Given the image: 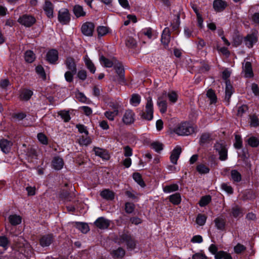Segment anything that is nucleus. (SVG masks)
<instances>
[{
    "label": "nucleus",
    "mask_w": 259,
    "mask_h": 259,
    "mask_svg": "<svg viewBox=\"0 0 259 259\" xmlns=\"http://www.w3.org/2000/svg\"><path fill=\"white\" fill-rule=\"evenodd\" d=\"M174 131L179 136H188L195 133V128L190 123L183 122L178 124Z\"/></svg>",
    "instance_id": "nucleus-1"
},
{
    "label": "nucleus",
    "mask_w": 259,
    "mask_h": 259,
    "mask_svg": "<svg viewBox=\"0 0 259 259\" xmlns=\"http://www.w3.org/2000/svg\"><path fill=\"white\" fill-rule=\"evenodd\" d=\"M118 243H125L128 249L133 250L136 248L137 241L128 232H124L119 236Z\"/></svg>",
    "instance_id": "nucleus-2"
},
{
    "label": "nucleus",
    "mask_w": 259,
    "mask_h": 259,
    "mask_svg": "<svg viewBox=\"0 0 259 259\" xmlns=\"http://www.w3.org/2000/svg\"><path fill=\"white\" fill-rule=\"evenodd\" d=\"M230 76V72L228 70H225L223 72L222 77L224 79L226 80V89L225 100L229 104L230 99L233 94V87L227 79Z\"/></svg>",
    "instance_id": "nucleus-3"
},
{
    "label": "nucleus",
    "mask_w": 259,
    "mask_h": 259,
    "mask_svg": "<svg viewBox=\"0 0 259 259\" xmlns=\"http://www.w3.org/2000/svg\"><path fill=\"white\" fill-rule=\"evenodd\" d=\"M141 117L146 120H151L153 117V106L152 99L148 98L145 107V111L141 113Z\"/></svg>",
    "instance_id": "nucleus-4"
},
{
    "label": "nucleus",
    "mask_w": 259,
    "mask_h": 259,
    "mask_svg": "<svg viewBox=\"0 0 259 259\" xmlns=\"http://www.w3.org/2000/svg\"><path fill=\"white\" fill-rule=\"evenodd\" d=\"M135 118V112L131 109H127L123 114L122 121L124 125H129L134 123Z\"/></svg>",
    "instance_id": "nucleus-5"
},
{
    "label": "nucleus",
    "mask_w": 259,
    "mask_h": 259,
    "mask_svg": "<svg viewBox=\"0 0 259 259\" xmlns=\"http://www.w3.org/2000/svg\"><path fill=\"white\" fill-rule=\"evenodd\" d=\"M58 18L62 24H68L70 21V15L69 11L65 8L61 9L58 12Z\"/></svg>",
    "instance_id": "nucleus-6"
},
{
    "label": "nucleus",
    "mask_w": 259,
    "mask_h": 259,
    "mask_svg": "<svg viewBox=\"0 0 259 259\" xmlns=\"http://www.w3.org/2000/svg\"><path fill=\"white\" fill-rule=\"evenodd\" d=\"M18 22L21 25L29 27L35 23L36 19L31 15L25 14L20 17Z\"/></svg>",
    "instance_id": "nucleus-7"
},
{
    "label": "nucleus",
    "mask_w": 259,
    "mask_h": 259,
    "mask_svg": "<svg viewBox=\"0 0 259 259\" xmlns=\"http://www.w3.org/2000/svg\"><path fill=\"white\" fill-rule=\"evenodd\" d=\"M94 29L95 25L93 23L86 22L82 25L81 31L83 35L91 36L93 35Z\"/></svg>",
    "instance_id": "nucleus-8"
},
{
    "label": "nucleus",
    "mask_w": 259,
    "mask_h": 259,
    "mask_svg": "<svg viewBox=\"0 0 259 259\" xmlns=\"http://www.w3.org/2000/svg\"><path fill=\"white\" fill-rule=\"evenodd\" d=\"M113 67L118 77V81L119 83L124 82V70L122 64L117 60Z\"/></svg>",
    "instance_id": "nucleus-9"
},
{
    "label": "nucleus",
    "mask_w": 259,
    "mask_h": 259,
    "mask_svg": "<svg viewBox=\"0 0 259 259\" xmlns=\"http://www.w3.org/2000/svg\"><path fill=\"white\" fill-rule=\"evenodd\" d=\"M94 224L97 228L100 229H106L109 227L110 221L104 217H100L96 220Z\"/></svg>",
    "instance_id": "nucleus-10"
},
{
    "label": "nucleus",
    "mask_w": 259,
    "mask_h": 259,
    "mask_svg": "<svg viewBox=\"0 0 259 259\" xmlns=\"http://www.w3.org/2000/svg\"><path fill=\"white\" fill-rule=\"evenodd\" d=\"M257 41V38L255 32L248 34L245 38V45L249 48H252Z\"/></svg>",
    "instance_id": "nucleus-11"
},
{
    "label": "nucleus",
    "mask_w": 259,
    "mask_h": 259,
    "mask_svg": "<svg viewBox=\"0 0 259 259\" xmlns=\"http://www.w3.org/2000/svg\"><path fill=\"white\" fill-rule=\"evenodd\" d=\"M47 60L51 64H54L58 59V51L52 49L48 52L46 55Z\"/></svg>",
    "instance_id": "nucleus-12"
},
{
    "label": "nucleus",
    "mask_w": 259,
    "mask_h": 259,
    "mask_svg": "<svg viewBox=\"0 0 259 259\" xmlns=\"http://www.w3.org/2000/svg\"><path fill=\"white\" fill-rule=\"evenodd\" d=\"M182 152V149L181 147L177 146L172 151L170 156V159L171 163L174 164L177 163V161L180 157V154Z\"/></svg>",
    "instance_id": "nucleus-13"
},
{
    "label": "nucleus",
    "mask_w": 259,
    "mask_h": 259,
    "mask_svg": "<svg viewBox=\"0 0 259 259\" xmlns=\"http://www.w3.org/2000/svg\"><path fill=\"white\" fill-rule=\"evenodd\" d=\"M166 96V93L165 92L163 94V96L162 97H159L157 100V105L159 108V110L161 113H164L167 110V102L164 99L163 97Z\"/></svg>",
    "instance_id": "nucleus-14"
},
{
    "label": "nucleus",
    "mask_w": 259,
    "mask_h": 259,
    "mask_svg": "<svg viewBox=\"0 0 259 259\" xmlns=\"http://www.w3.org/2000/svg\"><path fill=\"white\" fill-rule=\"evenodd\" d=\"M13 143L7 139H1L0 140V148L1 150L5 153H8L11 149Z\"/></svg>",
    "instance_id": "nucleus-15"
},
{
    "label": "nucleus",
    "mask_w": 259,
    "mask_h": 259,
    "mask_svg": "<svg viewBox=\"0 0 259 259\" xmlns=\"http://www.w3.org/2000/svg\"><path fill=\"white\" fill-rule=\"evenodd\" d=\"M53 241V236L52 234H47L42 236L39 239V243L42 247L49 246Z\"/></svg>",
    "instance_id": "nucleus-16"
},
{
    "label": "nucleus",
    "mask_w": 259,
    "mask_h": 259,
    "mask_svg": "<svg viewBox=\"0 0 259 259\" xmlns=\"http://www.w3.org/2000/svg\"><path fill=\"white\" fill-rule=\"evenodd\" d=\"M117 60L114 58L110 60L102 56L100 58V61L102 66L105 67H111L114 66Z\"/></svg>",
    "instance_id": "nucleus-17"
},
{
    "label": "nucleus",
    "mask_w": 259,
    "mask_h": 259,
    "mask_svg": "<svg viewBox=\"0 0 259 259\" xmlns=\"http://www.w3.org/2000/svg\"><path fill=\"white\" fill-rule=\"evenodd\" d=\"M65 64L69 70L71 71L73 73H76V66L74 59L73 58L70 57H67L65 61Z\"/></svg>",
    "instance_id": "nucleus-18"
},
{
    "label": "nucleus",
    "mask_w": 259,
    "mask_h": 259,
    "mask_svg": "<svg viewBox=\"0 0 259 259\" xmlns=\"http://www.w3.org/2000/svg\"><path fill=\"white\" fill-rule=\"evenodd\" d=\"M170 39V31L168 27H166L163 31L161 35V41L165 46H168Z\"/></svg>",
    "instance_id": "nucleus-19"
},
{
    "label": "nucleus",
    "mask_w": 259,
    "mask_h": 259,
    "mask_svg": "<svg viewBox=\"0 0 259 259\" xmlns=\"http://www.w3.org/2000/svg\"><path fill=\"white\" fill-rule=\"evenodd\" d=\"M243 71L245 77L249 78L253 76L251 64L249 62H246L244 64H243Z\"/></svg>",
    "instance_id": "nucleus-20"
},
{
    "label": "nucleus",
    "mask_w": 259,
    "mask_h": 259,
    "mask_svg": "<svg viewBox=\"0 0 259 259\" xmlns=\"http://www.w3.org/2000/svg\"><path fill=\"white\" fill-rule=\"evenodd\" d=\"M52 164L54 169L56 170H60L62 168L64 165V161L62 158L57 156L53 158Z\"/></svg>",
    "instance_id": "nucleus-21"
},
{
    "label": "nucleus",
    "mask_w": 259,
    "mask_h": 259,
    "mask_svg": "<svg viewBox=\"0 0 259 259\" xmlns=\"http://www.w3.org/2000/svg\"><path fill=\"white\" fill-rule=\"evenodd\" d=\"M44 10L49 18H52L53 17V6L50 1H46L45 2Z\"/></svg>",
    "instance_id": "nucleus-22"
},
{
    "label": "nucleus",
    "mask_w": 259,
    "mask_h": 259,
    "mask_svg": "<svg viewBox=\"0 0 259 259\" xmlns=\"http://www.w3.org/2000/svg\"><path fill=\"white\" fill-rule=\"evenodd\" d=\"M213 6L214 9L217 12H221L225 9L227 5L222 0H215L213 2Z\"/></svg>",
    "instance_id": "nucleus-23"
},
{
    "label": "nucleus",
    "mask_w": 259,
    "mask_h": 259,
    "mask_svg": "<svg viewBox=\"0 0 259 259\" xmlns=\"http://www.w3.org/2000/svg\"><path fill=\"white\" fill-rule=\"evenodd\" d=\"M94 151L96 155L100 156L104 159L107 160L109 158V155L107 151L102 149L95 147L94 148Z\"/></svg>",
    "instance_id": "nucleus-24"
},
{
    "label": "nucleus",
    "mask_w": 259,
    "mask_h": 259,
    "mask_svg": "<svg viewBox=\"0 0 259 259\" xmlns=\"http://www.w3.org/2000/svg\"><path fill=\"white\" fill-rule=\"evenodd\" d=\"M100 195L102 198L107 200H112L114 198V193L109 189L103 190Z\"/></svg>",
    "instance_id": "nucleus-25"
},
{
    "label": "nucleus",
    "mask_w": 259,
    "mask_h": 259,
    "mask_svg": "<svg viewBox=\"0 0 259 259\" xmlns=\"http://www.w3.org/2000/svg\"><path fill=\"white\" fill-rule=\"evenodd\" d=\"M215 226L218 229L220 230H223L225 229L226 221L223 218H217L214 221Z\"/></svg>",
    "instance_id": "nucleus-26"
},
{
    "label": "nucleus",
    "mask_w": 259,
    "mask_h": 259,
    "mask_svg": "<svg viewBox=\"0 0 259 259\" xmlns=\"http://www.w3.org/2000/svg\"><path fill=\"white\" fill-rule=\"evenodd\" d=\"M77 141L80 145L88 146L91 143L92 140L88 135H85L80 136L77 139Z\"/></svg>",
    "instance_id": "nucleus-27"
},
{
    "label": "nucleus",
    "mask_w": 259,
    "mask_h": 259,
    "mask_svg": "<svg viewBox=\"0 0 259 259\" xmlns=\"http://www.w3.org/2000/svg\"><path fill=\"white\" fill-rule=\"evenodd\" d=\"M9 221L11 225L16 226L21 223L22 218L20 215L16 214L11 215L9 217Z\"/></svg>",
    "instance_id": "nucleus-28"
},
{
    "label": "nucleus",
    "mask_w": 259,
    "mask_h": 259,
    "mask_svg": "<svg viewBox=\"0 0 259 259\" xmlns=\"http://www.w3.org/2000/svg\"><path fill=\"white\" fill-rule=\"evenodd\" d=\"M73 13L77 18L83 17L85 15V12L83 11L82 7L79 5H75L73 8Z\"/></svg>",
    "instance_id": "nucleus-29"
},
{
    "label": "nucleus",
    "mask_w": 259,
    "mask_h": 259,
    "mask_svg": "<svg viewBox=\"0 0 259 259\" xmlns=\"http://www.w3.org/2000/svg\"><path fill=\"white\" fill-rule=\"evenodd\" d=\"M169 201L174 205H178L181 203V197L179 193H176L169 196Z\"/></svg>",
    "instance_id": "nucleus-30"
},
{
    "label": "nucleus",
    "mask_w": 259,
    "mask_h": 259,
    "mask_svg": "<svg viewBox=\"0 0 259 259\" xmlns=\"http://www.w3.org/2000/svg\"><path fill=\"white\" fill-rule=\"evenodd\" d=\"M33 92L32 91L28 89H23L21 91L20 96L21 99L27 101L31 98Z\"/></svg>",
    "instance_id": "nucleus-31"
},
{
    "label": "nucleus",
    "mask_w": 259,
    "mask_h": 259,
    "mask_svg": "<svg viewBox=\"0 0 259 259\" xmlns=\"http://www.w3.org/2000/svg\"><path fill=\"white\" fill-rule=\"evenodd\" d=\"M104 116L110 121H113L115 117L118 114V110L115 109L113 111H107L104 112Z\"/></svg>",
    "instance_id": "nucleus-32"
},
{
    "label": "nucleus",
    "mask_w": 259,
    "mask_h": 259,
    "mask_svg": "<svg viewBox=\"0 0 259 259\" xmlns=\"http://www.w3.org/2000/svg\"><path fill=\"white\" fill-rule=\"evenodd\" d=\"M114 258H122L125 255V250L121 247L114 250L111 253Z\"/></svg>",
    "instance_id": "nucleus-33"
},
{
    "label": "nucleus",
    "mask_w": 259,
    "mask_h": 259,
    "mask_svg": "<svg viewBox=\"0 0 259 259\" xmlns=\"http://www.w3.org/2000/svg\"><path fill=\"white\" fill-rule=\"evenodd\" d=\"M197 171L200 174H206L209 172L208 166L204 164H199L196 167Z\"/></svg>",
    "instance_id": "nucleus-34"
},
{
    "label": "nucleus",
    "mask_w": 259,
    "mask_h": 259,
    "mask_svg": "<svg viewBox=\"0 0 259 259\" xmlns=\"http://www.w3.org/2000/svg\"><path fill=\"white\" fill-rule=\"evenodd\" d=\"M179 190V186L176 184L166 185L163 188L164 192L166 193L177 191Z\"/></svg>",
    "instance_id": "nucleus-35"
},
{
    "label": "nucleus",
    "mask_w": 259,
    "mask_h": 259,
    "mask_svg": "<svg viewBox=\"0 0 259 259\" xmlns=\"http://www.w3.org/2000/svg\"><path fill=\"white\" fill-rule=\"evenodd\" d=\"M35 59V54L32 51H27L25 54V61L28 63H32Z\"/></svg>",
    "instance_id": "nucleus-36"
},
{
    "label": "nucleus",
    "mask_w": 259,
    "mask_h": 259,
    "mask_svg": "<svg viewBox=\"0 0 259 259\" xmlns=\"http://www.w3.org/2000/svg\"><path fill=\"white\" fill-rule=\"evenodd\" d=\"M249 124L250 126L256 127L259 125V119L256 115L253 114L250 116Z\"/></svg>",
    "instance_id": "nucleus-37"
},
{
    "label": "nucleus",
    "mask_w": 259,
    "mask_h": 259,
    "mask_svg": "<svg viewBox=\"0 0 259 259\" xmlns=\"http://www.w3.org/2000/svg\"><path fill=\"white\" fill-rule=\"evenodd\" d=\"M133 178L134 180L141 187H144L145 186V183L143 181L141 175L138 172L134 173L133 175Z\"/></svg>",
    "instance_id": "nucleus-38"
},
{
    "label": "nucleus",
    "mask_w": 259,
    "mask_h": 259,
    "mask_svg": "<svg viewBox=\"0 0 259 259\" xmlns=\"http://www.w3.org/2000/svg\"><path fill=\"white\" fill-rule=\"evenodd\" d=\"M231 178L234 182H239L241 180V174L236 170H232L231 172Z\"/></svg>",
    "instance_id": "nucleus-39"
},
{
    "label": "nucleus",
    "mask_w": 259,
    "mask_h": 259,
    "mask_svg": "<svg viewBox=\"0 0 259 259\" xmlns=\"http://www.w3.org/2000/svg\"><path fill=\"white\" fill-rule=\"evenodd\" d=\"M141 102V97L138 94H133L130 100L131 104L134 106H138Z\"/></svg>",
    "instance_id": "nucleus-40"
},
{
    "label": "nucleus",
    "mask_w": 259,
    "mask_h": 259,
    "mask_svg": "<svg viewBox=\"0 0 259 259\" xmlns=\"http://www.w3.org/2000/svg\"><path fill=\"white\" fill-rule=\"evenodd\" d=\"M151 146L157 152H160L163 149V145L159 142H154L151 143Z\"/></svg>",
    "instance_id": "nucleus-41"
},
{
    "label": "nucleus",
    "mask_w": 259,
    "mask_h": 259,
    "mask_svg": "<svg viewBox=\"0 0 259 259\" xmlns=\"http://www.w3.org/2000/svg\"><path fill=\"white\" fill-rule=\"evenodd\" d=\"M84 61L87 68L92 73H94L96 71V67L92 61L89 58H85Z\"/></svg>",
    "instance_id": "nucleus-42"
},
{
    "label": "nucleus",
    "mask_w": 259,
    "mask_h": 259,
    "mask_svg": "<svg viewBox=\"0 0 259 259\" xmlns=\"http://www.w3.org/2000/svg\"><path fill=\"white\" fill-rule=\"evenodd\" d=\"M232 214L235 218L240 217L242 215V210L238 206L236 205L232 208Z\"/></svg>",
    "instance_id": "nucleus-43"
},
{
    "label": "nucleus",
    "mask_w": 259,
    "mask_h": 259,
    "mask_svg": "<svg viewBox=\"0 0 259 259\" xmlns=\"http://www.w3.org/2000/svg\"><path fill=\"white\" fill-rule=\"evenodd\" d=\"M248 144L252 147H256L259 145V141L256 137H251L247 140Z\"/></svg>",
    "instance_id": "nucleus-44"
},
{
    "label": "nucleus",
    "mask_w": 259,
    "mask_h": 259,
    "mask_svg": "<svg viewBox=\"0 0 259 259\" xmlns=\"http://www.w3.org/2000/svg\"><path fill=\"white\" fill-rule=\"evenodd\" d=\"M207 97L210 99V103H215L217 101V97L214 92L211 90L209 89L207 92L206 94Z\"/></svg>",
    "instance_id": "nucleus-45"
},
{
    "label": "nucleus",
    "mask_w": 259,
    "mask_h": 259,
    "mask_svg": "<svg viewBox=\"0 0 259 259\" xmlns=\"http://www.w3.org/2000/svg\"><path fill=\"white\" fill-rule=\"evenodd\" d=\"M206 220V217L202 214H199L196 218V222L199 226H203L205 224Z\"/></svg>",
    "instance_id": "nucleus-46"
},
{
    "label": "nucleus",
    "mask_w": 259,
    "mask_h": 259,
    "mask_svg": "<svg viewBox=\"0 0 259 259\" xmlns=\"http://www.w3.org/2000/svg\"><path fill=\"white\" fill-rule=\"evenodd\" d=\"M211 200V197L209 195L205 196L202 197L199 202V205L201 207L205 206L207 205Z\"/></svg>",
    "instance_id": "nucleus-47"
},
{
    "label": "nucleus",
    "mask_w": 259,
    "mask_h": 259,
    "mask_svg": "<svg viewBox=\"0 0 259 259\" xmlns=\"http://www.w3.org/2000/svg\"><path fill=\"white\" fill-rule=\"evenodd\" d=\"M58 114L61 117L64 122H68L70 119V116L68 111H61Z\"/></svg>",
    "instance_id": "nucleus-48"
},
{
    "label": "nucleus",
    "mask_w": 259,
    "mask_h": 259,
    "mask_svg": "<svg viewBox=\"0 0 259 259\" xmlns=\"http://www.w3.org/2000/svg\"><path fill=\"white\" fill-rule=\"evenodd\" d=\"M248 110V107L246 105H242L238 108L237 115L238 116H242Z\"/></svg>",
    "instance_id": "nucleus-49"
},
{
    "label": "nucleus",
    "mask_w": 259,
    "mask_h": 259,
    "mask_svg": "<svg viewBox=\"0 0 259 259\" xmlns=\"http://www.w3.org/2000/svg\"><path fill=\"white\" fill-rule=\"evenodd\" d=\"M126 46L128 48H134L136 46V40L132 37H128L125 42Z\"/></svg>",
    "instance_id": "nucleus-50"
},
{
    "label": "nucleus",
    "mask_w": 259,
    "mask_h": 259,
    "mask_svg": "<svg viewBox=\"0 0 259 259\" xmlns=\"http://www.w3.org/2000/svg\"><path fill=\"white\" fill-rule=\"evenodd\" d=\"M135 207L134 203L126 202L125 204V211L127 213H132L135 210Z\"/></svg>",
    "instance_id": "nucleus-51"
},
{
    "label": "nucleus",
    "mask_w": 259,
    "mask_h": 259,
    "mask_svg": "<svg viewBox=\"0 0 259 259\" xmlns=\"http://www.w3.org/2000/svg\"><path fill=\"white\" fill-rule=\"evenodd\" d=\"M35 70L40 77H41L44 80L46 79V74L44 68L41 66H37L35 68Z\"/></svg>",
    "instance_id": "nucleus-52"
},
{
    "label": "nucleus",
    "mask_w": 259,
    "mask_h": 259,
    "mask_svg": "<svg viewBox=\"0 0 259 259\" xmlns=\"http://www.w3.org/2000/svg\"><path fill=\"white\" fill-rule=\"evenodd\" d=\"M78 229L82 233H86L89 231L88 225L85 223H80L77 225Z\"/></svg>",
    "instance_id": "nucleus-53"
},
{
    "label": "nucleus",
    "mask_w": 259,
    "mask_h": 259,
    "mask_svg": "<svg viewBox=\"0 0 259 259\" xmlns=\"http://www.w3.org/2000/svg\"><path fill=\"white\" fill-rule=\"evenodd\" d=\"M180 15L179 14L177 15L176 16V18L174 20L173 22L171 23V26L172 29L175 30H177L180 25Z\"/></svg>",
    "instance_id": "nucleus-54"
},
{
    "label": "nucleus",
    "mask_w": 259,
    "mask_h": 259,
    "mask_svg": "<svg viewBox=\"0 0 259 259\" xmlns=\"http://www.w3.org/2000/svg\"><path fill=\"white\" fill-rule=\"evenodd\" d=\"M37 139H38V141L42 144H44V145L48 144V138L45 134H44L42 133L38 134Z\"/></svg>",
    "instance_id": "nucleus-55"
},
{
    "label": "nucleus",
    "mask_w": 259,
    "mask_h": 259,
    "mask_svg": "<svg viewBox=\"0 0 259 259\" xmlns=\"http://www.w3.org/2000/svg\"><path fill=\"white\" fill-rule=\"evenodd\" d=\"M98 35L102 36L106 35L108 32V28L105 26H99L97 28Z\"/></svg>",
    "instance_id": "nucleus-56"
},
{
    "label": "nucleus",
    "mask_w": 259,
    "mask_h": 259,
    "mask_svg": "<svg viewBox=\"0 0 259 259\" xmlns=\"http://www.w3.org/2000/svg\"><path fill=\"white\" fill-rule=\"evenodd\" d=\"M75 73L70 70L66 72L64 74L65 80L68 82H72L73 79V75Z\"/></svg>",
    "instance_id": "nucleus-57"
},
{
    "label": "nucleus",
    "mask_w": 259,
    "mask_h": 259,
    "mask_svg": "<svg viewBox=\"0 0 259 259\" xmlns=\"http://www.w3.org/2000/svg\"><path fill=\"white\" fill-rule=\"evenodd\" d=\"M169 100L172 103H175L178 100V95L175 92L172 91L167 94Z\"/></svg>",
    "instance_id": "nucleus-58"
},
{
    "label": "nucleus",
    "mask_w": 259,
    "mask_h": 259,
    "mask_svg": "<svg viewBox=\"0 0 259 259\" xmlns=\"http://www.w3.org/2000/svg\"><path fill=\"white\" fill-rule=\"evenodd\" d=\"M245 249L246 247L240 243H238L234 248L235 252L237 254L241 253Z\"/></svg>",
    "instance_id": "nucleus-59"
},
{
    "label": "nucleus",
    "mask_w": 259,
    "mask_h": 259,
    "mask_svg": "<svg viewBox=\"0 0 259 259\" xmlns=\"http://www.w3.org/2000/svg\"><path fill=\"white\" fill-rule=\"evenodd\" d=\"M214 148L218 152L223 151L224 149H226V145L223 142H217L214 145Z\"/></svg>",
    "instance_id": "nucleus-60"
},
{
    "label": "nucleus",
    "mask_w": 259,
    "mask_h": 259,
    "mask_svg": "<svg viewBox=\"0 0 259 259\" xmlns=\"http://www.w3.org/2000/svg\"><path fill=\"white\" fill-rule=\"evenodd\" d=\"M221 188L229 194H231L233 193V189L232 187L226 183H223L221 185Z\"/></svg>",
    "instance_id": "nucleus-61"
},
{
    "label": "nucleus",
    "mask_w": 259,
    "mask_h": 259,
    "mask_svg": "<svg viewBox=\"0 0 259 259\" xmlns=\"http://www.w3.org/2000/svg\"><path fill=\"white\" fill-rule=\"evenodd\" d=\"M242 139L240 136H235V143H234V146L237 149H240L242 147Z\"/></svg>",
    "instance_id": "nucleus-62"
},
{
    "label": "nucleus",
    "mask_w": 259,
    "mask_h": 259,
    "mask_svg": "<svg viewBox=\"0 0 259 259\" xmlns=\"http://www.w3.org/2000/svg\"><path fill=\"white\" fill-rule=\"evenodd\" d=\"M79 132L80 133H84L85 135H89V132L88 131L87 127L83 124H77L76 125Z\"/></svg>",
    "instance_id": "nucleus-63"
},
{
    "label": "nucleus",
    "mask_w": 259,
    "mask_h": 259,
    "mask_svg": "<svg viewBox=\"0 0 259 259\" xmlns=\"http://www.w3.org/2000/svg\"><path fill=\"white\" fill-rule=\"evenodd\" d=\"M192 259H208V257L203 253L198 252L193 255Z\"/></svg>",
    "instance_id": "nucleus-64"
}]
</instances>
